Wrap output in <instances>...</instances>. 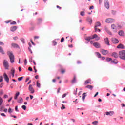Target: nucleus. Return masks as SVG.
<instances>
[{
	"label": "nucleus",
	"mask_w": 125,
	"mask_h": 125,
	"mask_svg": "<svg viewBox=\"0 0 125 125\" xmlns=\"http://www.w3.org/2000/svg\"><path fill=\"white\" fill-rule=\"evenodd\" d=\"M52 43H53V45L54 46H55V45H56V44H57V42H56V41H53L52 42Z\"/></svg>",
	"instance_id": "e433bc0d"
},
{
	"label": "nucleus",
	"mask_w": 125,
	"mask_h": 125,
	"mask_svg": "<svg viewBox=\"0 0 125 125\" xmlns=\"http://www.w3.org/2000/svg\"><path fill=\"white\" fill-rule=\"evenodd\" d=\"M11 45V46H12L14 48H19V46L18 44L15 43H12Z\"/></svg>",
	"instance_id": "9d476101"
},
{
	"label": "nucleus",
	"mask_w": 125,
	"mask_h": 125,
	"mask_svg": "<svg viewBox=\"0 0 125 125\" xmlns=\"http://www.w3.org/2000/svg\"><path fill=\"white\" fill-rule=\"evenodd\" d=\"M64 41V38L63 37L62 38L61 40V42H63Z\"/></svg>",
	"instance_id": "a18cd8bd"
},
{
	"label": "nucleus",
	"mask_w": 125,
	"mask_h": 125,
	"mask_svg": "<svg viewBox=\"0 0 125 125\" xmlns=\"http://www.w3.org/2000/svg\"><path fill=\"white\" fill-rule=\"evenodd\" d=\"M106 60L107 62L112 61V58H106Z\"/></svg>",
	"instance_id": "58836bf2"
},
{
	"label": "nucleus",
	"mask_w": 125,
	"mask_h": 125,
	"mask_svg": "<svg viewBox=\"0 0 125 125\" xmlns=\"http://www.w3.org/2000/svg\"><path fill=\"white\" fill-rule=\"evenodd\" d=\"M93 45H94L96 48H100V44L98 42L93 43Z\"/></svg>",
	"instance_id": "1a4fd4ad"
},
{
	"label": "nucleus",
	"mask_w": 125,
	"mask_h": 125,
	"mask_svg": "<svg viewBox=\"0 0 125 125\" xmlns=\"http://www.w3.org/2000/svg\"><path fill=\"white\" fill-rule=\"evenodd\" d=\"M21 108H22V109H23L24 110V111L27 109V106H26V105H22V106H21Z\"/></svg>",
	"instance_id": "4c0bfd02"
},
{
	"label": "nucleus",
	"mask_w": 125,
	"mask_h": 125,
	"mask_svg": "<svg viewBox=\"0 0 125 125\" xmlns=\"http://www.w3.org/2000/svg\"><path fill=\"white\" fill-rule=\"evenodd\" d=\"M98 58H101V54H100V53H99V52H96V53Z\"/></svg>",
	"instance_id": "f704fd0d"
},
{
	"label": "nucleus",
	"mask_w": 125,
	"mask_h": 125,
	"mask_svg": "<svg viewBox=\"0 0 125 125\" xmlns=\"http://www.w3.org/2000/svg\"><path fill=\"white\" fill-rule=\"evenodd\" d=\"M112 56L113 57H114V58H118L119 57V56L118 55V53L116 52L113 53Z\"/></svg>",
	"instance_id": "6ab92c4d"
},
{
	"label": "nucleus",
	"mask_w": 125,
	"mask_h": 125,
	"mask_svg": "<svg viewBox=\"0 0 125 125\" xmlns=\"http://www.w3.org/2000/svg\"><path fill=\"white\" fill-rule=\"evenodd\" d=\"M11 117L12 118H14L15 119H16V118H17V117H16V116H14V115H11Z\"/></svg>",
	"instance_id": "5fc2aeb1"
},
{
	"label": "nucleus",
	"mask_w": 125,
	"mask_h": 125,
	"mask_svg": "<svg viewBox=\"0 0 125 125\" xmlns=\"http://www.w3.org/2000/svg\"><path fill=\"white\" fill-rule=\"evenodd\" d=\"M77 90H78V88H76V90L74 91V94H75V95L77 94Z\"/></svg>",
	"instance_id": "864d4df0"
},
{
	"label": "nucleus",
	"mask_w": 125,
	"mask_h": 125,
	"mask_svg": "<svg viewBox=\"0 0 125 125\" xmlns=\"http://www.w3.org/2000/svg\"><path fill=\"white\" fill-rule=\"evenodd\" d=\"M8 97V96L7 95H4V98H7Z\"/></svg>",
	"instance_id": "774afa93"
},
{
	"label": "nucleus",
	"mask_w": 125,
	"mask_h": 125,
	"mask_svg": "<svg viewBox=\"0 0 125 125\" xmlns=\"http://www.w3.org/2000/svg\"><path fill=\"white\" fill-rule=\"evenodd\" d=\"M40 37L39 36H35L34 37V41H36V40L39 39Z\"/></svg>",
	"instance_id": "c03bdc74"
},
{
	"label": "nucleus",
	"mask_w": 125,
	"mask_h": 125,
	"mask_svg": "<svg viewBox=\"0 0 125 125\" xmlns=\"http://www.w3.org/2000/svg\"><path fill=\"white\" fill-rule=\"evenodd\" d=\"M15 73V70L14 69V68H12V69L11 70V72L9 74V78L10 79H13V78H14Z\"/></svg>",
	"instance_id": "7ed1b4c3"
},
{
	"label": "nucleus",
	"mask_w": 125,
	"mask_h": 125,
	"mask_svg": "<svg viewBox=\"0 0 125 125\" xmlns=\"http://www.w3.org/2000/svg\"><path fill=\"white\" fill-rule=\"evenodd\" d=\"M101 26V23H100V22H97L95 23V32H96V29L97 27H100Z\"/></svg>",
	"instance_id": "6e6552de"
},
{
	"label": "nucleus",
	"mask_w": 125,
	"mask_h": 125,
	"mask_svg": "<svg viewBox=\"0 0 125 125\" xmlns=\"http://www.w3.org/2000/svg\"><path fill=\"white\" fill-rule=\"evenodd\" d=\"M13 40H14V41H16V40H18V37L17 36L13 38Z\"/></svg>",
	"instance_id": "de8ad7c7"
},
{
	"label": "nucleus",
	"mask_w": 125,
	"mask_h": 125,
	"mask_svg": "<svg viewBox=\"0 0 125 125\" xmlns=\"http://www.w3.org/2000/svg\"><path fill=\"white\" fill-rule=\"evenodd\" d=\"M105 43L107 44V45H110V42L109 41V39L108 37H106L104 39Z\"/></svg>",
	"instance_id": "ddd939ff"
},
{
	"label": "nucleus",
	"mask_w": 125,
	"mask_h": 125,
	"mask_svg": "<svg viewBox=\"0 0 125 125\" xmlns=\"http://www.w3.org/2000/svg\"><path fill=\"white\" fill-rule=\"evenodd\" d=\"M27 59H25V60H24V64H25V65H27Z\"/></svg>",
	"instance_id": "3c124183"
},
{
	"label": "nucleus",
	"mask_w": 125,
	"mask_h": 125,
	"mask_svg": "<svg viewBox=\"0 0 125 125\" xmlns=\"http://www.w3.org/2000/svg\"><path fill=\"white\" fill-rule=\"evenodd\" d=\"M104 4L106 8L108 9L110 7V4L109 3V1L108 0H105L104 2Z\"/></svg>",
	"instance_id": "0eeeda50"
},
{
	"label": "nucleus",
	"mask_w": 125,
	"mask_h": 125,
	"mask_svg": "<svg viewBox=\"0 0 125 125\" xmlns=\"http://www.w3.org/2000/svg\"><path fill=\"white\" fill-rule=\"evenodd\" d=\"M62 108H61V109H62V110H64V109H66V107H65L64 104H62Z\"/></svg>",
	"instance_id": "8fccbe9b"
},
{
	"label": "nucleus",
	"mask_w": 125,
	"mask_h": 125,
	"mask_svg": "<svg viewBox=\"0 0 125 125\" xmlns=\"http://www.w3.org/2000/svg\"><path fill=\"white\" fill-rule=\"evenodd\" d=\"M21 41L23 42V43H25V40L24 39H21Z\"/></svg>",
	"instance_id": "4d7b16f0"
},
{
	"label": "nucleus",
	"mask_w": 125,
	"mask_h": 125,
	"mask_svg": "<svg viewBox=\"0 0 125 125\" xmlns=\"http://www.w3.org/2000/svg\"><path fill=\"white\" fill-rule=\"evenodd\" d=\"M12 109L11 108H9L8 110V112L10 113V114H11V113H12Z\"/></svg>",
	"instance_id": "37998d69"
},
{
	"label": "nucleus",
	"mask_w": 125,
	"mask_h": 125,
	"mask_svg": "<svg viewBox=\"0 0 125 125\" xmlns=\"http://www.w3.org/2000/svg\"><path fill=\"white\" fill-rule=\"evenodd\" d=\"M95 38H97V41L100 39V38L98 37V36L97 34H94L93 36H92V38L93 40V39H95Z\"/></svg>",
	"instance_id": "f3484780"
},
{
	"label": "nucleus",
	"mask_w": 125,
	"mask_h": 125,
	"mask_svg": "<svg viewBox=\"0 0 125 125\" xmlns=\"http://www.w3.org/2000/svg\"><path fill=\"white\" fill-rule=\"evenodd\" d=\"M81 16H84V11H82L80 13Z\"/></svg>",
	"instance_id": "79ce46f5"
},
{
	"label": "nucleus",
	"mask_w": 125,
	"mask_h": 125,
	"mask_svg": "<svg viewBox=\"0 0 125 125\" xmlns=\"http://www.w3.org/2000/svg\"><path fill=\"white\" fill-rule=\"evenodd\" d=\"M86 93H84L82 95V100H84V99H85V97L86 96Z\"/></svg>",
	"instance_id": "c756f323"
},
{
	"label": "nucleus",
	"mask_w": 125,
	"mask_h": 125,
	"mask_svg": "<svg viewBox=\"0 0 125 125\" xmlns=\"http://www.w3.org/2000/svg\"><path fill=\"white\" fill-rule=\"evenodd\" d=\"M111 64H118V60H114L113 61H112L111 62Z\"/></svg>",
	"instance_id": "393cba45"
},
{
	"label": "nucleus",
	"mask_w": 125,
	"mask_h": 125,
	"mask_svg": "<svg viewBox=\"0 0 125 125\" xmlns=\"http://www.w3.org/2000/svg\"><path fill=\"white\" fill-rule=\"evenodd\" d=\"M8 56H9L10 60L11 63L13 64V63H14V55H13V53L12 52L8 51L7 52Z\"/></svg>",
	"instance_id": "f257e3e1"
},
{
	"label": "nucleus",
	"mask_w": 125,
	"mask_h": 125,
	"mask_svg": "<svg viewBox=\"0 0 125 125\" xmlns=\"http://www.w3.org/2000/svg\"><path fill=\"white\" fill-rule=\"evenodd\" d=\"M66 96H67V94H64L63 95H62V98H64V97H66Z\"/></svg>",
	"instance_id": "13d9d810"
},
{
	"label": "nucleus",
	"mask_w": 125,
	"mask_h": 125,
	"mask_svg": "<svg viewBox=\"0 0 125 125\" xmlns=\"http://www.w3.org/2000/svg\"><path fill=\"white\" fill-rule=\"evenodd\" d=\"M37 87H41V84L40 83V81H37Z\"/></svg>",
	"instance_id": "473e14b6"
},
{
	"label": "nucleus",
	"mask_w": 125,
	"mask_h": 125,
	"mask_svg": "<svg viewBox=\"0 0 125 125\" xmlns=\"http://www.w3.org/2000/svg\"><path fill=\"white\" fill-rule=\"evenodd\" d=\"M105 30L106 32H109V30L108 29V27H105Z\"/></svg>",
	"instance_id": "680f3d73"
},
{
	"label": "nucleus",
	"mask_w": 125,
	"mask_h": 125,
	"mask_svg": "<svg viewBox=\"0 0 125 125\" xmlns=\"http://www.w3.org/2000/svg\"><path fill=\"white\" fill-rule=\"evenodd\" d=\"M86 88H88V89H90V90H92V88H93V86L90 85H88L85 86Z\"/></svg>",
	"instance_id": "4be33fe9"
},
{
	"label": "nucleus",
	"mask_w": 125,
	"mask_h": 125,
	"mask_svg": "<svg viewBox=\"0 0 125 125\" xmlns=\"http://www.w3.org/2000/svg\"><path fill=\"white\" fill-rule=\"evenodd\" d=\"M111 28L112 29H113V30H116V25H115L114 24H112L111 25Z\"/></svg>",
	"instance_id": "a19ab883"
},
{
	"label": "nucleus",
	"mask_w": 125,
	"mask_h": 125,
	"mask_svg": "<svg viewBox=\"0 0 125 125\" xmlns=\"http://www.w3.org/2000/svg\"><path fill=\"white\" fill-rule=\"evenodd\" d=\"M28 90L30 91V93L31 94L35 93V89L33 87V85L32 84L29 85L28 87Z\"/></svg>",
	"instance_id": "20e7f679"
},
{
	"label": "nucleus",
	"mask_w": 125,
	"mask_h": 125,
	"mask_svg": "<svg viewBox=\"0 0 125 125\" xmlns=\"http://www.w3.org/2000/svg\"><path fill=\"white\" fill-rule=\"evenodd\" d=\"M20 94V93H19V92H17L14 97V99H15V100L17 99V97H18Z\"/></svg>",
	"instance_id": "a878e982"
},
{
	"label": "nucleus",
	"mask_w": 125,
	"mask_h": 125,
	"mask_svg": "<svg viewBox=\"0 0 125 125\" xmlns=\"http://www.w3.org/2000/svg\"><path fill=\"white\" fill-rule=\"evenodd\" d=\"M92 124H93V125H97L98 124V121H95L93 122L92 123Z\"/></svg>",
	"instance_id": "c9c22d12"
},
{
	"label": "nucleus",
	"mask_w": 125,
	"mask_h": 125,
	"mask_svg": "<svg viewBox=\"0 0 125 125\" xmlns=\"http://www.w3.org/2000/svg\"><path fill=\"white\" fill-rule=\"evenodd\" d=\"M85 40L86 41H90V40H93V39H92V37H91V36L86 37L85 38Z\"/></svg>",
	"instance_id": "5701e85b"
},
{
	"label": "nucleus",
	"mask_w": 125,
	"mask_h": 125,
	"mask_svg": "<svg viewBox=\"0 0 125 125\" xmlns=\"http://www.w3.org/2000/svg\"><path fill=\"white\" fill-rule=\"evenodd\" d=\"M112 42L113 43H119V40H118L117 39L113 38L112 39Z\"/></svg>",
	"instance_id": "f8f14e48"
},
{
	"label": "nucleus",
	"mask_w": 125,
	"mask_h": 125,
	"mask_svg": "<svg viewBox=\"0 0 125 125\" xmlns=\"http://www.w3.org/2000/svg\"><path fill=\"white\" fill-rule=\"evenodd\" d=\"M5 81L8 83L9 82V79H5Z\"/></svg>",
	"instance_id": "e2e57ef3"
},
{
	"label": "nucleus",
	"mask_w": 125,
	"mask_h": 125,
	"mask_svg": "<svg viewBox=\"0 0 125 125\" xmlns=\"http://www.w3.org/2000/svg\"><path fill=\"white\" fill-rule=\"evenodd\" d=\"M0 52L2 53V54H5V53L4 52V51H3L2 47L0 46Z\"/></svg>",
	"instance_id": "b1692460"
},
{
	"label": "nucleus",
	"mask_w": 125,
	"mask_h": 125,
	"mask_svg": "<svg viewBox=\"0 0 125 125\" xmlns=\"http://www.w3.org/2000/svg\"><path fill=\"white\" fill-rule=\"evenodd\" d=\"M61 74H65L66 72V69L65 68H61L60 70Z\"/></svg>",
	"instance_id": "a211bd4d"
},
{
	"label": "nucleus",
	"mask_w": 125,
	"mask_h": 125,
	"mask_svg": "<svg viewBox=\"0 0 125 125\" xmlns=\"http://www.w3.org/2000/svg\"><path fill=\"white\" fill-rule=\"evenodd\" d=\"M87 21H88V22H89V23H90L91 24V23H92V19H91L90 18H88Z\"/></svg>",
	"instance_id": "72a5a7b5"
},
{
	"label": "nucleus",
	"mask_w": 125,
	"mask_h": 125,
	"mask_svg": "<svg viewBox=\"0 0 125 125\" xmlns=\"http://www.w3.org/2000/svg\"><path fill=\"white\" fill-rule=\"evenodd\" d=\"M106 116H113L114 115V111H109L106 112Z\"/></svg>",
	"instance_id": "2eb2a0df"
},
{
	"label": "nucleus",
	"mask_w": 125,
	"mask_h": 125,
	"mask_svg": "<svg viewBox=\"0 0 125 125\" xmlns=\"http://www.w3.org/2000/svg\"><path fill=\"white\" fill-rule=\"evenodd\" d=\"M77 83V79H73L71 80V83Z\"/></svg>",
	"instance_id": "2f4dec72"
},
{
	"label": "nucleus",
	"mask_w": 125,
	"mask_h": 125,
	"mask_svg": "<svg viewBox=\"0 0 125 125\" xmlns=\"http://www.w3.org/2000/svg\"><path fill=\"white\" fill-rule=\"evenodd\" d=\"M0 45H4V43H3V42H1L0 41Z\"/></svg>",
	"instance_id": "6e6d98bb"
},
{
	"label": "nucleus",
	"mask_w": 125,
	"mask_h": 125,
	"mask_svg": "<svg viewBox=\"0 0 125 125\" xmlns=\"http://www.w3.org/2000/svg\"><path fill=\"white\" fill-rule=\"evenodd\" d=\"M101 53H102V54H103V55H106V54H108L109 53V51L104 50V49H102Z\"/></svg>",
	"instance_id": "423d86ee"
},
{
	"label": "nucleus",
	"mask_w": 125,
	"mask_h": 125,
	"mask_svg": "<svg viewBox=\"0 0 125 125\" xmlns=\"http://www.w3.org/2000/svg\"><path fill=\"white\" fill-rule=\"evenodd\" d=\"M15 111H16V112H19L18 107L17 106H16V107H15Z\"/></svg>",
	"instance_id": "09e8293b"
},
{
	"label": "nucleus",
	"mask_w": 125,
	"mask_h": 125,
	"mask_svg": "<svg viewBox=\"0 0 125 125\" xmlns=\"http://www.w3.org/2000/svg\"><path fill=\"white\" fill-rule=\"evenodd\" d=\"M98 92H97L95 95L94 96V97H96L98 95Z\"/></svg>",
	"instance_id": "69168bd1"
},
{
	"label": "nucleus",
	"mask_w": 125,
	"mask_h": 125,
	"mask_svg": "<svg viewBox=\"0 0 125 125\" xmlns=\"http://www.w3.org/2000/svg\"><path fill=\"white\" fill-rule=\"evenodd\" d=\"M28 70L29 71H30V72H32V71H33V69L31 67H29Z\"/></svg>",
	"instance_id": "bf43d9fd"
},
{
	"label": "nucleus",
	"mask_w": 125,
	"mask_h": 125,
	"mask_svg": "<svg viewBox=\"0 0 125 125\" xmlns=\"http://www.w3.org/2000/svg\"><path fill=\"white\" fill-rule=\"evenodd\" d=\"M118 34L119 36H121L122 37H124L125 36V33L123 31H120L118 33Z\"/></svg>",
	"instance_id": "412c9836"
},
{
	"label": "nucleus",
	"mask_w": 125,
	"mask_h": 125,
	"mask_svg": "<svg viewBox=\"0 0 125 125\" xmlns=\"http://www.w3.org/2000/svg\"><path fill=\"white\" fill-rule=\"evenodd\" d=\"M28 49L29 51H30V53H33V52L32 51V50L31 49V48H30V47H28Z\"/></svg>",
	"instance_id": "052dcab7"
},
{
	"label": "nucleus",
	"mask_w": 125,
	"mask_h": 125,
	"mask_svg": "<svg viewBox=\"0 0 125 125\" xmlns=\"http://www.w3.org/2000/svg\"><path fill=\"white\" fill-rule=\"evenodd\" d=\"M11 25H16V22L13 21L11 23Z\"/></svg>",
	"instance_id": "49530a36"
},
{
	"label": "nucleus",
	"mask_w": 125,
	"mask_h": 125,
	"mask_svg": "<svg viewBox=\"0 0 125 125\" xmlns=\"http://www.w3.org/2000/svg\"><path fill=\"white\" fill-rule=\"evenodd\" d=\"M68 38H69L71 40V42H73V38L69 37H66V39H68Z\"/></svg>",
	"instance_id": "603ef678"
},
{
	"label": "nucleus",
	"mask_w": 125,
	"mask_h": 125,
	"mask_svg": "<svg viewBox=\"0 0 125 125\" xmlns=\"http://www.w3.org/2000/svg\"><path fill=\"white\" fill-rule=\"evenodd\" d=\"M2 103H3V99L2 98L0 97V106L2 105Z\"/></svg>",
	"instance_id": "c85d7f7f"
},
{
	"label": "nucleus",
	"mask_w": 125,
	"mask_h": 125,
	"mask_svg": "<svg viewBox=\"0 0 125 125\" xmlns=\"http://www.w3.org/2000/svg\"><path fill=\"white\" fill-rule=\"evenodd\" d=\"M3 66L5 67V69L7 70L8 69V67H9V65H8V62L7 61L4 60H3Z\"/></svg>",
	"instance_id": "39448f33"
},
{
	"label": "nucleus",
	"mask_w": 125,
	"mask_h": 125,
	"mask_svg": "<svg viewBox=\"0 0 125 125\" xmlns=\"http://www.w3.org/2000/svg\"><path fill=\"white\" fill-rule=\"evenodd\" d=\"M108 34H109V35H112V32H110V31L108 30V31L107 32Z\"/></svg>",
	"instance_id": "338daca9"
},
{
	"label": "nucleus",
	"mask_w": 125,
	"mask_h": 125,
	"mask_svg": "<svg viewBox=\"0 0 125 125\" xmlns=\"http://www.w3.org/2000/svg\"><path fill=\"white\" fill-rule=\"evenodd\" d=\"M91 80L88 79L85 81L84 84L85 85H86V84H88V83H90V84H91V83H90Z\"/></svg>",
	"instance_id": "aec40b11"
},
{
	"label": "nucleus",
	"mask_w": 125,
	"mask_h": 125,
	"mask_svg": "<svg viewBox=\"0 0 125 125\" xmlns=\"http://www.w3.org/2000/svg\"><path fill=\"white\" fill-rule=\"evenodd\" d=\"M3 76L4 79H8V77L7 76V75H6V73H4Z\"/></svg>",
	"instance_id": "ea45409f"
},
{
	"label": "nucleus",
	"mask_w": 125,
	"mask_h": 125,
	"mask_svg": "<svg viewBox=\"0 0 125 125\" xmlns=\"http://www.w3.org/2000/svg\"><path fill=\"white\" fill-rule=\"evenodd\" d=\"M4 109H5L4 106L2 105L0 106V112H2V111H3Z\"/></svg>",
	"instance_id": "cd10ccee"
},
{
	"label": "nucleus",
	"mask_w": 125,
	"mask_h": 125,
	"mask_svg": "<svg viewBox=\"0 0 125 125\" xmlns=\"http://www.w3.org/2000/svg\"><path fill=\"white\" fill-rule=\"evenodd\" d=\"M18 103H22L23 102V98H20L18 101Z\"/></svg>",
	"instance_id": "7c9ffc66"
},
{
	"label": "nucleus",
	"mask_w": 125,
	"mask_h": 125,
	"mask_svg": "<svg viewBox=\"0 0 125 125\" xmlns=\"http://www.w3.org/2000/svg\"><path fill=\"white\" fill-rule=\"evenodd\" d=\"M117 48H121V49H125V46L123 45V44L120 43L117 46Z\"/></svg>",
	"instance_id": "dca6fc26"
},
{
	"label": "nucleus",
	"mask_w": 125,
	"mask_h": 125,
	"mask_svg": "<svg viewBox=\"0 0 125 125\" xmlns=\"http://www.w3.org/2000/svg\"><path fill=\"white\" fill-rule=\"evenodd\" d=\"M1 116H3V117H6V115H5L4 113H1Z\"/></svg>",
	"instance_id": "0e129e2a"
},
{
	"label": "nucleus",
	"mask_w": 125,
	"mask_h": 125,
	"mask_svg": "<svg viewBox=\"0 0 125 125\" xmlns=\"http://www.w3.org/2000/svg\"><path fill=\"white\" fill-rule=\"evenodd\" d=\"M119 56L121 59L123 60H125V50H123L119 52Z\"/></svg>",
	"instance_id": "f03ea898"
},
{
	"label": "nucleus",
	"mask_w": 125,
	"mask_h": 125,
	"mask_svg": "<svg viewBox=\"0 0 125 125\" xmlns=\"http://www.w3.org/2000/svg\"><path fill=\"white\" fill-rule=\"evenodd\" d=\"M106 23H113L114 22V19H107L105 21Z\"/></svg>",
	"instance_id": "9b49d317"
},
{
	"label": "nucleus",
	"mask_w": 125,
	"mask_h": 125,
	"mask_svg": "<svg viewBox=\"0 0 125 125\" xmlns=\"http://www.w3.org/2000/svg\"><path fill=\"white\" fill-rule=\"evenodd\" d=\"M16 30H17V26H12L10 28L11 32H15Z\"/></svg>",
	"instance_id": "4468645a"
},
{
	"label": "nucleus",
	"mask_w": 125,
	"mask_h": 125,
	"mask_svg": "<svg viewBox=\"0 0 125 125\" xmlns=\"http://www.w3.org/2000/svg\"><path fill=\"white\" fill-rule=\"evenodd\" d=\"M42 19H38L37 21V24L39 25L42 23Z\"/></svg>",
	"instance_id": "bb28decb"
}]
</instances>
